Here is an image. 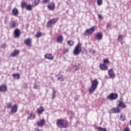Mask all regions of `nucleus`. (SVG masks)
Masks as SVG:
<instances>
[{
    "label": "nucleus",
    "mask_w": 131,
    "mask_h": 131,
    "mask_svg": "<svg viewBox=\"0 0 131 131\" xmlns=\"http://www.w3.org/2000/svg\"><path fill=\"white\" fill-rule=\"evenodd\" d=\"M99 84V81L98 80L95 79L92 81V85L91 87L89 89V92L90 94H93L96 90H97V88H98V85Z\"/></svg>",
    "instance_id": "2"
},
{
    "label": "nucleus",
    "mask_w": 131,
    "mask_h": 131,
    "mask_svg": "<svg viewBox=\"0 0 131 131\" xmlns=\"http://www.w3.org/2000/svg\"><path fill=\"white\" fill-rule=\"evenodd\" d=\"M69 114H73V113H72V112H71V111H70L69 112Z\"/></svg>",
    "instance_id": "47"
},
{
    "label": "nucleus",
    "mask_w": 131,
    "mask_h": 131,
    "mask_svg": "<svg viewBox=\"0 0 131 131\" xmlns=\"http://www.w3.org/2000/svg\"><path fill=\"white\" fill-rule=\"evenodd\" d=\"M10 28H15L17 26V21L16 20H11L10 23Z\"/></svg>",
    "instance_id": "13"
},
{
    "label": "nucleus",
    "mask_w": 131,
    "mask_h": 131,
    "mask_svg": "<svg viewBox=\"0 0 131 131\" xmlns=\"http://www.w3.org/2000/svg\"><path fill=\"white\" fill-rule=\"evenodd\" d=\"M47 8L50 11H54V10H55V3L53 2L49 3L47 6Z\"/></svg>",
    "instance_id": "11"
},
{
    "label": "nucleus",
    "mask_w": 131,
    "mask_h": 131,
    "mask_svg": "<svg viewBox=\"0 0 131 131\" xmlns=\"http://www.w3.org/2000/svg\"><path fill=\"white\" fill-rule=\"evenodd\" d=\"M64 53H68V52H69L68 49H64Z\"/></svg>",
    "instance_id": "44"
},
{
    "label": "nucleus",
    "mask_w": 131,
    "mask_h": 131,
    "mask_svg": "<svg viewBox=\"0 0 131 131\" xmlns=\"http://www.w3.org/2000/svg\"><path fill=\"white\" fill-rule=\"evenodd\" d=\"M7 85L3 84L0 86V92L5 93L7 91Z\"/></svg>",
    "instance_id": "19"
},
{
    "label": "nucleus",
    "mask_w": 131,
    "mask_h": 131,
    "mask_svg": "<svg viewBox=\"0 0 131 131\" xmlns=\"http://www.w3.org/2000/svg\"><path fill=\"white\" fill-rule=\"evenodd\" d=\"M57 21V20H56V19H52L50 20H49L48 23H47V26L48 28H51L52 27L53 24H55L56 23V22Z\"/></svg>",
    "instance_id": "7"
},
{
    "label": "nucleus",
    "mask_w": 131,
    "mask_h": 131,
    "mask_svg": "<svg viewBox=\"0 0 131 131\" xmlns=\"http://www.w3.org/2000/svg\"><path fill=\"white\" fill-rule=\"evenodd\" d=\"M64 76L63 75H61L60 76H59L57 78V80H60V81H64Z\"/></svg>",
    "instance_id": "29"
},
{
    "label": "nucleus",
    "mask_w": 131,
    "mask_h": 131,
    "mask_svg": "<svg viewBox=\"0 0 131 131\" xmlns=\"http://www.w3.org/2000/svg\"><path fill=\"white\" fill-rule=\"evenodd\" d=\"M92 53H93V54H95V53H96V50H92Z\"/></svg>",
    "instance_id": "46"
},
{
    "label": "nucleus",
    "mask_w": 131,
    "mask_h": 131,
    "mask_svg": "<svg viewBox=\"0 0 131 131\" xmlns=\"http://www.w3.org/2000/svg\"><path fill=\"white\" fill-rule=\"evenodd\" d=\"M118 107H121V108H126L124 103H122L121 101L119 102Z\"/></svg>",
    "instance_id": "25"
},
{
    "label": "nucleus",
    "mask_w": 131,
    "mask_h": 131,
    "mask_svg": "<svg viewBox=\"0 0 131 131\" xmlns=\"http://www.w3.org/2000/svg\"><path fill=\"white\" fill-rule=\"evenodd\" d=\"M118 98V95L117 93H111L106 97V100L109 101H113V100H116Z\"/></svg>",
    "instance_id": "4"
},
{
    "label": "nucleus",
    "mask_w": 131,
    "mask_h": 131,
    "mask_svg": "<svg viewBox=\"0 0 131 131\" xmlns=\"http://www.w3.org/2000/svg\"><path fill=\"white\" fill-rule=\"evenodd\" d=\"M111 113L114 114L120 113V110L118 108H115L111 110Z\"/></svg>",
    "instance_id": "21"
},
{
    "label": "nucleus",
    "mask_w": 131,
    "mask_h": 131,
    "mask_svg": "<svg viewBox=\"0 0 131 131\" xmlns=\"http://www.w3.org/2000/svg\"><path fill=\"white\" fill-rule=\"evenodd\" d=\"M20 34H21L20 30L16 29L14 31L13 36L15 38L19 37V36H20Z\"/></svg>",
    "instance_id": "8"
},
{
    "label": "nucleus",
    "mask_w": 131,
    "mask_h": 131,
    "mask_svg": "<svg viewBox=\"0 0 131 131\" xmlns=\"http://www.w3.org/2000/svg\"><path fill=\"white\" fill-rule=\"evenodd\" d=\"M55 97H56V91H55V90H53V92H52V94L51 99L52 100H54L55 99Z\"/></svg>",
    "instance_id": "31"
},
{
    "label": "nucleus",
    "mask_w": 131,
    "mask_h": 131,
    "mask_svg": "<svg viewBox=\"0 0 131 131\" xmlns=\"http://www.w3.org/2000/svg\"><path fill=\"white\" fill-rule=\"evenodd\" d=\"M103 4V1L102 0H97V4L98 6H101Z\"/></svg>",
    "instance_id": "37"
},
{
    "label": "nucleus",
    "mask_w": 131,
    "mask_h": 131,
    "mask_svg": "<svg viewBox=\"0 0 131 131\" xmlns=\"http://www.w3.org/2000/svg\"><path fill=\"white\" fill-rule=\"evenodd\" d=\"M13 77H14L15 79H19L20 78V74L19 73H14L12 75Z\"/></svg>",
    "instance_id": "24"
},
{
    "label": "nucleus",
    "mask_w": 131,
    "mask_h": 131,
    "mask_svg": "<svg viewBox=\"0 0 131 131\" xmlns=\"http://www.w3.org/2000/svg\"><path fill=\"white\" fill-rule=\"evenodd\" d=\"M12 14L14 16H17L19 14V10L16 8H14L12 10Z\"/></svg>",
    "instance_id": "22"
},
{
    "label": "nucleus",
    "mask_w": 131,
    "mask_h": 131,
    "mask_svg": "<svg viewBox=\"0 0 131 131\" xmlns=\"http://www.w3.org/2000/svg\"><path fill=\"white\" fill-rule=\"evenodd\" d=\"M35 118V115L34 113H32L30 114L29 116L28 117V119H31V120H33Z\"/></svg>",
    "instance_id": "23"
},
{
    "label": "nucleus",
    "mask_w": 131,
    "mask_h": 131,
    "mask_svg": "<svg viewBox=\"0 0 131 131\" xmlns=\"http://www.w3.org/2000/svg\"><path fill=\"white\" fill-rule=\"evenodd\" d=\"M41 36V33L40 32H38L37 34L35 35V37H37V38L40 37Z\"/></svg>",
    "instance_id": "35"
},
{
    "label": "nucleus",
    "mask_w": 131,
    "mask_h": 131,
    "mask_svg": "<svg viewBox=\"0 0 131 131\" xmlns=\"http://www.w3.org/2000/svg\"><path fill=\"white\" fill-rule=\"evenodd\" d=\"M18 111V106H17L16 104H14L11 107V113H16Z\"/></svg>",
    "instance_id": "15"
},
{
    "label": "nucleus",
    "mask_w": 131,
    "mask_h": 131,
    "mask_svg": "<svg viewBox=\"0 0 131 131\" xmlns=\"http://www.w3.org/2000/svg\"><path fill=\"white\" fill-rule=\"evenodd\" d=\"M121 45H123V43H122V42H121Z\"/></svg>",
    "instance_id": "50"
},
{
    "label": "nucleus",
    "mask_w": 131,
    "mask_h": 131,
    "mask_svg": "<svg viewBox=\"0 0 131 131\" xmlns=\"http://www.w3.org/2000/svg\"><path fill=\"white\" fill-rule=\"evenodd\" d=\"M37 112L39 115L42 114V112H45V107L41 106L37 110Z\"/></svg>",
    "instance_id": "16"
},
{
    "label": "nucleus",
    "mask_w": 131,
    "mask_h": 131,
    "mask_svg": "<svg viewBox=\"0 0 131 131\" xmlns=\"http://www.w3.org/2000/svg\"><path fill=\"white\" fill-rule=\"evenodd\" d=\"M95 38L97 40H101V39L103 38V34H102V33H100V32L97 33L95 37Z\"/></svg>",
    "instance_id": "12"
},
{
    "label": "nucleus",
    "mask_w": 131,
    "mask_h": 131,
    "mask_svg": "<svg viewBox=\"0 0 131 131\" xmlns=\"http://www.w3.org/2000/svg\"><path fill=\"white\" fill-rule=\"evenodd\" d=\"M24 43L26 46H28L29 47H31V45L32 44V40L30 38H27L24 40Z\"/></svg>",
    "instance_id": "10"
},
{
    "label": "nucleus",
    "mask_w": 131,
    "mask_h": 131,
    "mask_svg": "<svg viewBox=\"0 0 131 131\" xmlns=\"http://www.w3.org/2000/svg\"><path fill=\"white\" fill-rule=\"evenodd\" d=\"M103 63L104 65H106V64H109L110 62H109V60H108L107 59H104L103 60Z\"/></svg>",
    "instance_id": "34"
},
{
    "label": "nucleus",
    "mask_w": 131,
    "mask_h": 131,
    "mask_svg": "<svg viewBox=\"0 0 131 131\" xmlns=\"http://www.w3.org/2000/svg\"><path fill=\"white\" fill-rule=\"evenodd\" d=\"M12 105H13V103H9L7 104V108L8 109H11V108H12Z\"/></svg>",
    "instance_id": "38"
},
{
    "label": "nucleus",
    "mask_w": 131,
    "mask_h": 131,
    "mask_svg": "<svg viewBox=\"0 0 131 131\" xmlns=\"http://www.w3.org/2000/svg\"><path fill=\"white\" fill-rule=\"evenodd\" d=\"M63 36L62 35H59L57 37L56 39V41L57 42H58V43H62V42H63Z\"/></svg>",
    "instance_id": "14"
},
{
    "label": "nucleus",
    "mask_w": 131,
    "mask_h": 131,
    "mask_svg": "<svg viewBox=\"0 0 131 131\" xmlns=\"http://www.w3.org/2000/svg\"><path fill=\"white\" fill-rule=\"evenodd\" d=\"M123 38V36H122V35H119V36L118 37V40H119L120 41H122Z\"/></svg>",
    "instance_id": "33"
},
{
    "label": "nucleus",
    "mask_w": 131,
    "mask_h": 131,
    "mask_svg": "<svg viewBox=\"0 0 131 131\" xmlns=\"http://www.w3.org/2000/svg\"><path fill=\"white\" fill-rule=\"evenodd\" d=\"M107 27H108V25H107Z\"/></svg>",
    "instance_id": "51"
},
{
    "label": "nucleus",
    "mask_w": 131,
    "mask_h": 131,
    "mask_svg": "<svg viewBox=\"0 0 131 131\" xmlns=\"http://www.w3.org/2000/svg\"><path fill=\"white\" fill-rule=\"evenodd\" d=\"M98 19H100V20H102V19L103 18V16H102V15L101 14H98Z\"/></svg>",
    "instance_id": "41"
},
{
    "label": "nucleus",
    "mask_w": 131,
    "mask_h": 131,
    "mask_svg": "<svg viewBox=\"0 0 131 131\" xmlns=\"http://www.w3.org/2000/svg\"><path fill=\"white\" fill-rule=\"evenodd\" d=\"M108 73L110 78H114V77H115V73H114L113 69H110L108 71Z\"/></svg>",
    "instance_id": "9"
},
{
    "label": "nucleus",
    "mask_w": 131,
    "mask_h": 131,
    "mask_svg": "<svg viewBox=\"0 0 131 131\" xmlns=\"http://www.w3.org/2000/svg\"><path fill=\"white\" fill-rule=\"evenodd\" d=\"M96 29V27H93L90 29L86 30L85 31V35H89L92 34V33L95 32Z\"/></svg>",
    "instance_id": "5"
},
{
    "label": "nucleus",
    "mask_w": 131,
    "mask_h": 131,
    "mask_svg": "<svg viewBox=\"0 0 131 131\" xmlns=\"http://www.w3.org/2000/svg\"><path fill=\"white\" fill-rule=\"evenodd\" d=\"M19 53L20 51L18 50H14V51L11 53V56L13 57H16Z\"/></svg>",
    "instance_id": "17"
},
{
    "label": "nucleus",
    "mask_w": 131,
    "mask_h": 131,
    "mask_svg": "<svg viewBox=\"0 0 131 131\" xmlns=\"http://www.w3.org/2000/svg\"><path fill=\"white\" fill-rule=\"evenodd\" d=\"M37 126H39L40 127H42L45 124H46V120L45 119H40L36 123Z\"/></svg>",
    "instance_id": "6"
},
{
    "label": "nucleus",
    "mask_w": 131,
    "mask_h": 131,
    "mask_svg": "<svg viewBox=\"0 0 131 131\" xmlns=\"http://www.w3.org/2000/svg\"><path fill=\"white\" fill-rule=\"evenodd\" d=\"M37 131H42V130H39V129H37Z\"/></svg>",
    "instance_id": "49"
},
{
    "label": "nucleus",
    "mask_w": 131,
    "mask_h": 131,
    "mask_svg": "<svg viewBox=\"0 0 131 131\" xmlns=\"http://www.w3.org/2000/svg\"><path fill=\"white\" fill-rule=\"evenodd\" d=\"M28 86V85L27 84V83H25L24 84V88L25 89H27Z\"/></svg>",
    "instance_id": "42"
},
{
    "label": "nucleus",
    "mask_w": 131,
    "mask_h": 131,
    "mask_svg": "<svg viewBox=\"0 0 131 131\" xmlns=\"http://www.w3.org/2000/svg\"><path fill=\"white\" fill-rule=\"evenodd\" d=\"M45 57L46 59H48V60H54V57H53L52 54H47Z\"/></svg>",
    "instance_id": "20"
},
{
    "label": "nucleus",
    "mask_w": 131,
    "mask_h": 131,
    "mask_svg": "<svg viewBox=\"0 0 131 131\" xmlns=\"http://www.w3.org/2000/svg\"><path fill=\"white\" fill-rule=\"evenodd\" d=\"M99 67L101 70H104V71L108 70V67L105 64H102V63L100 64L99 66Z\"/></svg>",
    "instance_id": "18"
},
{
    "label": "nucleus",
    "mask_w": 131,
    "mask_h": 131,
    "mask_svg": "<svg viewBox=\"0 0 131 131\" xmlns=\"http://www.w3.org/2000/svg\"><path fill=\"white\" fill-rule=\"evenodd\" d=\"M120 120L121 121H124V120H125V115L124 114L120 115Z\"/></svg>",
    "instance_id": "27"
},
{
    "label": "nucleus",
    "mask_w": 131,
    "mask_h": 131,
    "mask_svg": "<svg viewBox=\"0 0 131 131\" xmlns=\"http://www.w3.org/2000/svg\"><path fill=\"white\" fill-rule=\"evenodd\" d=\"M39 1H40V0H37V4H38H38H39Z\"/></svg>",
    "instance_id": "48"
},
{
    "label": "nucleus",
    "mask_w": 131,
    "mask_h": 131,
    "mask_svg": "<svg viewBox=\"0 0 131 131\" xmlns=\"http://www.w3.org/2000/svg\"><path fill=\"white\" fill-rule=\"evenodd\" d=\"M81 43L79 42L77 45L74 48L73 53L74 56H78L80 53H81Z\"/></svg>",
    "instance_id": "3"
},
{
    "label": "nucleus",
    "mask_w": 131,
    "mask_h": 131,
    "mask_svg": "<svg viewBox=\"0 0 131 131\" xmlns=\"http://www.w3.org/2000/svg\"><path fill=\"white\" fill-rule=\"evenodd\" d=\"M26 9L27 11H31L32 10V6L31 5H27Z\"/></svg>",
    "instance_id": "32"
},
{
    "label": "nucleus",
    "mask_w": 131,
    "mask_h": 131,
    "mask_svg": "<svg viewBox=\"0 0 131 131\" xmlns=\"http://www.w3.org/2000/svg\"><path fill=\"white\" fill-rule=\"evenodd\" d=\"M33 89L35 90H37L38 89V86L36 84L34 85Z\"/></svg>",
    "instance_id": "43"
},
{
    "label": "nucleus",
    "mask_w": 131,
    "mask_h": 131,
    "mask_svg": "<svg viewBox=\"0 0 131 131\" xmlns=\"http://www.w3.org/2000/svg\"><path fill=\"white\" fill-rule=\"evenodd\" d=\"M97 129L99 131H107V129H106V128H102L101 127H97Z\"/></svg>",
    "instance_id": "30"
},
{
    "label": "nucleus",
    "mask_w": 131,
    "mask_h": 131,
    "mask_svg": "<svg viewBox=\"0 0 131 131\" xmlns=\"http://www.w3.org/2000/svg\"><path fill=\"white\" fill-rule=\"evenodd\" d=\"M6 47H7V44H6V43H4L1 45V48H2V49H6Z\"/></svg>",
    "instance_id": "40"
},
{
    "label": "nucleus",
    "mask_w": 131,
    "mask_h": 131,
    "mask_svg": "<svg viewBox=\"0 0 131 131\" xmlns=\"http://www.w3.org/2000/svg\"><path fill=\"white\" fill-rule=\"evenodd\" d=\"M56 124L58 127H60L61 128H67V127L69 126L68 122L67 120L63 119L57 120Z\"/></svg>",
    "instance_id": "1"
},
{
    "label": "nucleus",
    "mask_w": 131,
    "mask_h": 131,
    "mask_svg": "<svg viewBox=\"0 0 131 131\" xmlns=\"http://www.w3.org/2000/svg\"><path fill=\"white\" fill-rule=\"evenodd\" d=\"M49 2H50V0H43V1H42V4H48Z\"/></svg>",
    "instance_id": "39"
},
{
    "label": "nucleus",
    "mask_w": 131,
    "mask_h": 131,
    "mask_svg": "<svg viewBox=\"0 0 131 131\" xmlns=\"http://www.w3.org/2000/svg\"><path fill=\"white\" fill-rule=\"evenodd\" d=\"M68 45H69L70 47H73V46H74V41L71 40H69L68 41Z\"/></svg>",
    "instance_id": "26"
},
{
    "label": "nucleus",
    "mask_w": 131,
    "mask_h": 131,
    "mask_svg": "<svg viewBox=\"0 0 131 131\" xmlns=\"http://www.w3.org/2000/svg\"><path fill=\"white\" fill-rule=\"evenodd\" d=\"M124 131H129V128H126L125 129H124Z\"/></svg>",
    "instance_id": "45"
},
{
    "label": "nucleus",
    "mask_w": 131,
    "mask_h": 131,
    "mask_svg": "<svg viewBox=\"0 0 131 131\" xmlns=\"http://www.w3.org/2000/svg\"><path fill=\"white\" fill-rule=\"evenodd\" d=\"M27 6V3L24 2H21V9H24L25 8H26V7Z\"/></svg>",
    "instance_id": "28"
},
{
    "label": "nucleus",
    "mask_w": 131,
    "mask_h": 131,
    "mask_svg": "<svg viewBox=\"0 0 131 131\" xmlns=\"http://www.w3.org/2000/svg\"><path fill=\"white\" fill-rule=\"evenodd\" d=\"M38 5V3H36V0H35V1L32 3V7H36Z\"/></svg>",
    "instance_id": "36"
}]
</instances>
